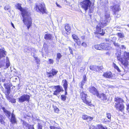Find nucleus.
Masks as SVG:
<instances>
[{
	"label": "nucleus",
	"instance_id": "79ce46f5",
	"mask_svg": "<svg viewBox=\"0 0 129 129\" xmlns=\"http://www.w3.org/2000/svg\"><path fill=\"white\" fill-rule=\"evenodd\" d=\"M85 81H82L79 84V86L81 88H83V86L84 85V84L85 83Z\"/></svg>",
	"mask_w": 129,
	"mask_h": 129
},
{
	"label": "nucleus",
	"instance_id": "de8ad7c7",
	"mask_svg": "<svg viewBox=\"0 0 129 129\" xmlns=\"http://www.w3.org/2000/svg\"><path fill=\"white\" fill-rule=\"evenodd\" d=\"M49 63L50 64H53V60L52 59H49Z\"/></svg>",
	"mask_w": 129,
	"mask_h": 129
},
{
	"label": "nucleus",
	"instance_id": "412c9836",
	"mask_svg": "<svg viewBox=\"0 0 129 129\" xmlns=\"http://www.w3.org/2000/svg\"><path fill=\"white\" fill-rule=\"evenodd\" d=\"M94 129H107V128L101 124H98L97 125V127Z\"/></svg>",
	"mask_w": 129,
	"mask_h": 129
},
{
	"label": "nucleus",
	"instance_id": "a878e982",
	"mask_svg": "<svg viewBox=\"0 0 129 129\" xmlns=\"http://www.w3.org/2000/svg\"><path fill=\"white\" fill-rule=\"evenodd\" d=\"M94 48L98 50H102V43L100 45H95L94 46Z\"/></svg>",
	"mask_w": 129,
	"mask_h": 129
},
{
	"label": "nucleus",
	"instance_id": "e2e57ef3",
	"mask_svg": "<svg viewBox=\"0 0 129 129\" xmlns=\"http://www.w3.org/2000/svg\"><path fill=\"white\" fill-rule=\"evenodd\" d=\"M36 118H37L36 119V121H38L40 120L39 119L37 118V117H36Z\"/></svg>",
	"mask_w": 129,
	"mask_h": 129
},
{
	"label": "nucleus",
	"instance_id": "e433bc0d",
	"mask_svg": "<svg viewBox=\"0 0 129 129\" xmlns=\"http://www.w3.org/2000/svg\"><path fill=\"white\" fill-rule=\"evenodd\" d=\"M16 100L14 98H11L10 101H9V102H11L12 103H15L16 102Z\"/></svg>",
	"mask_w": 129,
	"mask_h": 129
},
{
	"label": "nucleus",
	"instance_id": "4468645a",
	"mask_svg": "<svg viewBox=\"0 0 129 129\" xmlns=\"http://www.w3.org/2000/svg\"><path fill=\"white\" fill-rule=\"evenodd\" d=\"M96 96L99 99L102 100H106L107 99L106 95L103 93L99 94V93Z\"/></svg>",
	"mask_w": 129,
	"mask_h": 129
},
{
	"label": "nucleus",
	"instance_id": "dca6fc26",
	"mask_svg": "<svg viewBox=\"0 0 129 129\" xmlns=\"http://www.w3.org/2000/svg\"><path fill=\"white\" fill-rule=\"evenodd\" d=\"M21 121L22 122V125L23 126H25L27 127L28 129L31 128V127H32V125L26 122L24 120H21Z\"/></svg>",
	"mask_w": 129,
	"mask_h": 129
},
{
	"label": "nucleus",
	"instance_id": "13d9d810",
	"mask_svg": "<svg viewBox=\"0 0 129 129\" xmlns=\"http://www.w3.org/2000/svg\"><path fill=\"white\" fill-rule=\"evenodd\" d=\"M81 38L82 39L84 40L85 39V36H82L81 37Z\"/></svg>",
	"mask_w": 129,
	"mask_h": 129
},
{
	"label": "nucleus",
	"instance_id": "f03ea898",
	"mask_svg": "<svg viewBox=\"0 0 129 129\" xmlns=\"http://www.w3.org/2000/svg\"><path fill=\"white\" fill-rule=\"evenodd\" d=\"M111 18L109 14L106 13L105 15V18L104 19L101 18L100 22L99 24L96 26V31L95 34L97 35L103 36L105 33V30L101 29V28L106 26L107 23L109 22Z\"/></svg>",
	"mask_w": 129,
	"mask_h": 129
},
{
	"label": "nucleus",
	"instance_id": "3c124183",
	"mask_svg": "<svg viewBox=\"0 0 129 129\" xmlns=\"http://www.w3.org/2000/svg\"><path fill=\"white\" fill-rule=\"evenodd\" d=\"M69 51L70 52L71 54H73V51L71 49V47H69Z\"/></svg>",
	"mask_w": 129,
	"mask_h": 129
},
{
	"label": "nucleus",
	"instance_id": "6e6d98bb",
	"mask_svg": "<svg viewBox=\"0 0 129 129\" xmlns=\"http://www.w3.org/2000/svg\"><path fill=\"white\" fill-rule=\"evenodd\" d=\"M65 90V95L67 94V89H64Z\"/></svg>",
	"mask_w": 129,
	"mask_h": 129
},
{
	"label": "nucleus",
	"instance_id": "774afa93",
	"mask_svg": "<svg viewBox=\"0 0 129 129\" xmlns=\"http://www.w3.org/2000/svg\"><path fill=\"white\" fill-rule=\"evenodd\" d=\"M127 26L129 27V24L127 25Z\"/></svg>",
	"mask_w": 129,
	"mask_h": 129
},
{
	"label": "nucleus",
	"instance_id": "f3484780",
	"mask_svg": "<svg viewBox=\"0 0 129 129\" xmlns=\"http://www.w3.org/2000/svg\"><path fill=\"white\" fill-rule=\"evenodd\" d=\"M58 71H56L55 69H52L51 73H49L48 75V76L49 77H51L52 76H53L57 73Z\"/></svg>",
	"mask_w": 129,
	"mask_h": 129
},
{
	"label": "nucleus",
	"instance_id": "f8f14e48",
	"mask_svg": "<svg viewBox=\"0 0 129 129\" xmlns=\"http://www.w3.org/2000/svg\"><path fill=\"white\" fill-rule=\"evenodd\" d=\"M89 92L93 95L96 96L99 93L97 89L94 86H90L88 88Z\"/></svg>",
	"mask_w": 129,
	"mask_h": 129
},
{
	"label": "nucleus",
	"instance_id": "9d476101",
	"mask_svg": "<svg viewBox=\"0 0 129 129\" xmlns=\"http://www.w3.org/2000/svg\"><path fill=\"white\" fill-rule=\"evenodd\" d=\"M30 99V96L27 94H24L18 98V101L20 103H22L25 101L29 102Z\"/></svg>",
	"mask_w": 129,
	"mask_h": 129
},
{
	"label": "nucleus",
	"instance_id": "b1692460",
	"mask_svg": "<svg viewBox=\"0 0 129 129\" xmlns=\"http://www.w3.org/2000/svg\"><path fill=\"white\" fill-rule=\"evenodd\" d=\"M64 28L67 32L70 33L71 28L69 24H66L65 25Z\"/></svg>",
	"mask_w": 129,
	"mask_h": 129
},
{
	"label": "nucleus",
	"instance_id": "052dcab7",
	"mask_svg": "<svg viewBox=\"0 0 129 129\" xmlns=\"http://www.w3.org/2000/svg\"><path fill=\"white\" fill-rule=\"evenodd\" d=\"M11 25L12 26V27H13V28H15V26H14V25L12 23V22H11Z\"/></svg>",
	"mask_w": 129,
	"mask_h": 129
},
{
	"label": "nucleus",
	"instance_id": "0eeeda50",
	"mask_svg": "<svg viewBox=\"0 0 129 129\" xmlns=\"http://www.w3.org/2000/svg\"><path fill=\"white\" fill-rule=\"evenodd\" d=\"M92 2L90 0H84L80 3L81 8L85 11L90 8L92 4Z\"/></svg>",
	"mask_w": 129,
	"mask_h": 129
},
{
	"label": "nucleus",
	"instance_id": "37998d69",
	"mask_svg": "<svg viewBox=\"0 0 129 129\" xmlns=\"http://www.w3.org/2000/svg\"><path fill=\"white\" fill-rule=\"evenodd\" d=\"M97 67L96 71L101 70L103 68V67L102 66H100L99 67L97 66Z\"/></svg>",
	"mask_w": 129,
	"mask_h": 129
},
{
	"label": "nucleus",
	"instance_id": "c756f323",
	"mask_svg": "<svg viewBox=\"0 0 129 129\" xmlns=\"http://www.w3.org/2000/svg\"><path fill=\"white\" fill-rule=\"evenodd\" d=\"M68 83L67 81H64L63 83V86L64 89H67L68 87Z\"/></svg>",
	"mask_w": 129,
	"mask_h": 129
},
{
	"label": "nucleus",
	"instance_id": "4be33fe9",
	"mask_svg": "<svg viewBox=\"0 0 129 129\" xmlns=\"http://www.w3.org/2000/svg\"><path fill=\"white\" fill-rule=\"evenodd\" d=\"M102 50H108V45L107 43H102Z\"/></svg>",
	"mask_w": 129,
	"mask_h": 129
},
{
	"label": "nucleus",
	"instance_id": "c9c22d12",
	"mask_svg": "<svg viewBox=\"0 0 129 129\" xmlns=\"http://www.w3.org/2000/svg\"><path fill=\"white\" fill-rule=\"evenodd\" d=\"M74 41L77 43V45L78 46H79L81 44V42L79 38L77 39V40H75Z\"/></svg>",
	"mask_w": 129,
	"mask_h": 129
},
{
	"label": "nucleus",
	"instance_id": "f704fd0d",
	"mask_svg": "<svg viewBox=\"0 0 129 129\" xmlns=\"http://www.w3.org/2000/svg\"><path fill=\"white\" fill-rule=\"evenodd\" d=\"M4 9L5 10H8L9 12L10 11V7L8 5L6 6L4 8Z\"/></svg>",
	"mask_w": 129,
	"mask_h": 129
},
{
	"label": "nucleus",
	"instance_id": "bb28decb",
	"mask_svg": "<svg viewBox=\"0 0 129 129\" xmlns=\"http://www.w3.org/2000/svg\"><path fill=\"white\" fill-rule=\"evenodd\" d=\"M10 63L9 59L7 57L6 59V68H8L10 66Z\"/></svg>",
	"mask_w": 129,
	"mask_h": 129
},
{
	"label": "nucleus",
	"instance_id": "a18cd8bd",
	"mask_svg": "<svg viewBox=\"0 0 129 129\" xmlns=\"http://www.w3.org/2000/svg\"><path fill=\"white\" fill-rule=\"evenodd\" d=\"M5 64V63L3 62L0 61V68L3 67Z\"/></svg>",
	"mask_w": 129,
	"mask_h": 129
},
{
	"label": "nucleus",
	"instance_id": "473e14b6",
	"mask_svg": "<svg viewBox=\"0 0 129 129\" xmlns=\"http://www.w3.org/2000/svg\"><path fill=\"white\" fill-rule=\"evenodd\" d=\"M117 35L120 38H122L124 37V36L123 33H118Z\"/></svg>",
	"mask_w": 129,
	"mask_h": 129
},
{
	"label": "nucleus",
	"instance_id": "864d4df0",
	"mask_svg": "<svg viewBox=\"0 0 129 129\" xmlns=\"http://www.w3.org/2000/svg\"><path fill=\"white\" fill-rule=\"evenodd\" d=\"M104 10L105 12H107V11L108 9L107 7H104Z\"/></svg>",
	"mask_w": 129,
	"mask_h": 129
},
{
	"label": "nucleus",
	"instance_id": "aec40b11",
	"mask_svg": "<svg viewBox=\"0 0 129 129\" xmlns=\"http://www.w3.org/2000/svg\"><path fill=\"white\" fill-rule=\"evenodd\" d=\"M52 38V35L50 34H46L44 36V38L46 40H51Z\"/></svg>",
	"mask_w": 129,
	"mask_h": 129
},
{
	"label": "nucleus",
	"instance_id": "393cba45",
	"mask_svg": "<svg viewBox=\"0 0 129 129\" xmlns=\"http://www.w3.org/2000/svg\"><path fill=\"white\" fill-rule=\"evenodd\" d=\"M96 66L93 65H91L89 67L90 69L94 72L96 71Z\"/></svg>",
	"mask_w": 129,
	"mask_h": 129
},
{
	"label": "nucleus",
	"instance_id": "8fccbe9b",
	"mask_svg": "<svg viewBox=\"0 0 129 129\" xmlns=\"http://www.w3.org/2000/svg\"><path fill=\"white\" fill-rule=\"evenodd\" d=\"M127 107L126 108V110L127 111H129V103L126 104Z\"/></svg>",
	"mask_w": 129,
	"mask_h": 129
},
{
	"label": "nucleus",
	"instance_id": "c85d7f7f",
	"mask_svg": "<svg viewBox=\"0 0 129 129\" xmlns=\"http://www.w3.org/2000/svg\"><path fill=\"white\" fill-rule=\"evenodd\" d=\"M34 58L35 59L36 63L37 64H39L40 63V60L37 57H35L34 56Z\"/></svg>",
	"mask_w": 129,
	"mask_h": 129
},
{
	"label": "nucleus",
	"instance_id": "6e6552de",
	"mask_svg": "<svg viewBox=\"0 0 129 129\" xmlns=\"http://www.w3.org/2000/svg\"><path fill=\"white\" fill-rule=\"evenodd\" d=\"M4 86L6 89V93L5 94L7 100L9 101L12 98L10 96L9 94L11 91L10 88L12 85L10 83H5L4 84Z\"/></svg>",
	"mask_w": 129,
	"mask_h": 129
},
{
	"label": "nucleus",
	"instance_id": "338daca9",
	"mask_svg": "<svg viewBox=\"0 0 129 129\" xmlns=\"http://www.w3.org/2000/svg\"><path fill=\"white\" fill-rule=\"evenodd\" d=\"M57 129H62L60 127H57Z\"/></svg>",
	"mask_w": 129,
	"mask_h": 129
},
{
	"label": "nucleus",
	"instance_id": "a211bd4d",
	"mask_svg": "<svg viewBox=\"0 0 129 129\" xmlns=\"http://www.w3.org/2000/svg\"><path fill=\"white\" fill-rule=\"evenodd\" d=\"M5 118L3 115L0 114V123L1 124L5 125L6 123L4 120Z\"/></svg>",
	"mask_w": 129,
	"mask_h": 129
},
{
	"label": "nucleus",
	"instance_id": "72a5a7b5",
	"mask_svg": "<svg viewBox=\"0 0 129 129\" xmlns=\"http://www.w3.org/2000/svg\"><path fill=\"white\" fill-rule=\"evenodd\" d=\"M72 37L74 40V41L77 40V39L79 38L75 34L73 35L72 36Z\"/></svg>",
	"mask_w": 129,
	"mask_h": 129
},
{
	"label": "nucleus",
	"instance_id": "2eb2a0df",
	"mask_svg": "<svg viewBox=\"0 0 129 129\" xmlns=\"http://www.w3.org/2000/svg\"><path fill=\"white\" fill-rule=\"evenodd\" d=\"M103 76L104 77L107 78H111L113 76L112 73L110 72L104 73Z\"/></svg>",
	"mask_w": 129,
	"mask_h": 129
},
{
	"label": "nucleus",
	"instance_id": "680f3d73",
	"mask_svg": "<svg viewBox=\"0 0 129 129\" xmlns=\"http://www.w3.org/2000/svg\"><path fill=\"white\" fill-rule=\"evenodd\" d=\"M93 5H94V4H93ZM94 5H93L92 4L91 5V8H93V9L94 8Z\"/></svg>",
	"mask_w": 129,
	"mask_h": 129
},
{
	"label": "nucleus",
	"instance_id": "ea45409f",
	"mask_svg": "<svg viewBox=\"0 0 129 129\" xmlns=\"http://www.w3.org/2000/svg\"><path fill=\"white\" fill-rule=\"evenodd\" d=\"M61 99L62 100L65 101L66 99V96L64 95H61Z\"/></svg>",
	"mask_w": 129,
	"mask_h": 129
},
{
	"label": "nucleus",
	"instance_id": "603ef678",
	"mask_svg": "<svg viewBox=\"0 0 129 129\" xmlns=\"http://www.w3.org/2000/svg\"><path fill=\"white\" fill-rule=\"evenodd\" d=\"M59 111V110L58 108H56L55 109V112L56 113H58Z\"/></svg>",
	"mask_w": 129,
	"mask_h": 129
},
{
	"label": "nucleus",
	"instance_id": "69168bd1",
	"mask_svg": "<svg viewBox=\"0 0 129 129\" xmlns=\"http://www.w3.org/2000/svg\"><path fill=\"white\" fill-rule=\"evenodd\" d=\"M17 78H18V79H19L18 77H16V78H15V79L16 80H17Z\"/></svg>",
	"mask_w": 129,
	"mask_h": 129
},
{
	"label": "nucleus",
	"instance_id": "0e129e2a",
	"mask_svg": "<svg viewBox=\"0 0 129 129\" xmlns=\"http://www.w3.org/2000/svg\"><path fill=\"white\" fill-rule=\"evenodd\" d=\"M35 129L34 128V126L33 125H32V127H31V128L30 129Z\"/></svg>",
	"mask_w": 129,
	"mask_h": 129
},
{
	"label": "nucleus",
	"instance_id": "7ed1b4c3",
	"mask_svg": "<svg viewBox=\"0 0 129 129\" xmlns=\"http://www.w3.org/2000/svg\"><path fill=\"white\" fill-rule=\"evenodd\" d=\"M116 56L117 59L120 61L124 67V70L128 69V62L127 61L129 60V52H124L121 55V53L119 52L118 54H116Z\"/></svg>",
	"mask_w": 129,
	"mask_h": 129
},
{
	"label": "nucleus",
	"instance_id": "20e7f679",
	"mask_svg": "<svg viewBox=\"0 0 129 129\" xmlns=\"http://www.w3.org/2000/svg\"><path fill=\"white\" fill-rule=\"evenodd\" d=\"M1 108L3 110L6 116L10 119V121L12 124H17V121L15 115L13 113L11 112L6 110L4 107L1 106Z\"/></svg>",
	"mask_w": 129,
	"mask_h": 129
},
{
	"label": "nucleus",
	"instance_id": "2f4dec72",
	"mask_svg": "<svg viewBox=\"0 0 129 129\" xmlns=\"http://www.w3.org/2000/svg\"><path fill=\"white\" fill-rule=\"evenodd\" d=\"M83 58L82 56L81 55L79 56L77 58V59L78 60V62H81Z\"/></svg>",
	"mask_w": 129,
	"mask_h": 129
},
{
	"label": "nucleus",
	"instance_id": "39448f33",
	"mask_svg": "<svg viewBox=\"0 0 129 129\" xmlns=\"http://www.w3.org/2000/svg\"><path fill=\"white\" fill-rule=\"evenodd\" d=\"M114 107L116 109L121 112L123 111L124 108V101L121 98L117 97L114 98Z\"/></svg>",
	"mask_w": 129,
	"mask_h": 129
},
{
	"label": "nucleus",
	"instance_id": "9b49d317",
	"mask_svg": "<svg viewBox=\"0 0 129 129\" xmlns=\"http://www.w3.org/2000/svg\"><path fill=\"white\" fill-rule=\"evenodd\" d=\"M54 87L56 89V90L54 91L53 94L54 95L57 96L61 91H63L62 87L60 85L55 86Z\"/></svg>",
	"mask_w": 129,
	"mask_h": 129
},
{
	"label": "nucleus",
	"instance_id": "cd10ccee",
	"mask_svg": "<svg viewBox=\"0 0 129 129\" xmlns=\"http://www.w3.org/2000/svg\"><path fill=\"white\" fill-rule=\"evenodd\" d=\"M113 65L114 68L118 72H121V71L118 67L116 65L115 63H113Z\"/></svg>",
	"mask_w": 129,
	"mask_h": 129
},
{
	"label": "nucleus",
	"instance_id": "4c0bfd02",
	"mask_svg": "<svg viewBox=\"0 0 129 129\" xmlns=\"http://www.w3.org/2000/svg\"><path fill=\"white\" fill-rule=\"evenodd\" d=\"M88 117V116L86 115H83L82 117V118L84 120H87V117Z\"/></svg>",
	"mask_w": 129,
	"mask_h": 129
},
{
	"label": "nucleus",
	"instance_id": "6ab92c4d",
	"mask_svg": "<svg viewBox=\"0 0 129 129\" xmlns=\"http://www.w3.org/2000/svg\"><path fill=\"white\" fill-rule=\"evenodd\" d=\"M6 51L3 49H0V59L2 58L5 57Z\"/></svg>",
	"mask_w": 129,
	"mask_h": 129
},
{
	"label": "nucleus",
	"instance_id": "7c9ffc66",
	"mask_svg": "<svg viewBox=\"0 0 129 129\" xmlns=\"http://www.w3.org/2000/svg\"><path fill=\"white\" fill-rule=\"evenodd\" d=\"M56 56L57 57V58L56 59V60H59L62 57V55L60 53H57Z\"/></svg>",
	"mask_w": 129,
	"mask_h": 129
},
{
	"label": "nucleus",
	"instance_id": "5fc2aeb1",
	"mask_svg": "<svg viewBox=\"0 0 129 129\" xmlns=\"http://www.w3.org/2000/svg\"><path fill=\"white\" fill-rule=\"evenodd\" d=\"M56 5H57V6L59 7V8H61V6L59 5L57 3H56Z\"/></svg>",
	"mask_w": 129,
	"mask_h": 129
},
{
	"label": "nucleus",
	"instance_id": "49530a36",
	"mask_svg": "<svg viewBox=\"0 0 129 129\" xmlns=\"http://www.w3.org/2000/svg\"><path fill=\"white\" fill-rule=\"evenodd\" d=\"M57 127H55L54 126H51L50 127V129H57Z\"/></svg>",
	"mask_w": 129,
	"mask_h": 129
},
{
	"label": "nucleus",
	"instance_id": "58836bf2",
	"mask_svg": "<svg viewBox=\"0 0 129 129\" xmlns=\"http://www.w3.org/2000/svg\"><path fill=\"white\" fill-rule=\"evenodd\" d=\"M93 118V117H91L89 116H88V117H87V120L88 121H91L92 120Z\"/></svg>",
	"mask_w": 129,
	"mask_h": 129
},
{
	"label": "nucleus",
	"instance_id": "4d7b16f0",
	"mask_svg": "<svg viewBox=\"0 0 129 129\" xmlns=\"http://www.w3.org/2000/svg\"><path fill=\"white\" fill-rule=\"evenodd\" d=\"M84 81H86V76H84L83 77Z\"/></svg>",
	"mask_w": 129,
	"mask_h": 129
},
{
	"label": "nucleus",
	"instance_id": "09e8293b",
	"mask_svg": "<svg viewBox=\"0 0 129 129\" xmlns=\"http://www.w3.org/2000/svg\"><path fill=\"white\" fill-rule=\"evenodd\" d=\"M82 46H83L84 47H86L87 46V45L84 42H83L82 43Z\"/></svg>",
	"mask_w": 129,
	"mask_h": 129
},
{
	"label": "nucleus",
	"instance_id": "1a4fd4ad",
	"mask_svg": "<svg viewBox=\"0 0 129 129\" xmlns=\"http://www.w3.org/2000/svg\"><path fill=\"white\" fill-rule=\"evenodd\" d=\"M81 98L83 102L88 106H91V100L89 99V96L85 93L84 92H82L81 94Z\"/></svg>",
	"mask_w": 129,
	"mask_h": 129
},
{
	"label": "nucleus",
	"instance_id": "423d86ee",
	"mask_svg": "<svg viewBox=\"0 0 129 129\" xmlns=\"http://www.w3.org/2000/svg\"><path fill=\"white\" fill-rule=\"evenodd\" d=\"M35 9L38 12H41L42 14L46 13V9L45 4L43 2L36 4Z\"/></svg>",
	"mask_w": 129,
	"mask_h": 129
},
{
	"label": "nucleus",
	"instance_id": "bf43d9fd",
	"mask_svg": "<svg viewBox=\"0 0 129 129\" xmlns=\"http://www.w3.org/2000/svg\"><path fill=\"white\" fill-rule=\"evenodd\" d=\"M121 47H122V49H125V46L123 45H122Z\"/></svg>",
	"mask_w": 129,
	"mask_h": 129
},
{
	"label": "nucleus",
	"instance_id": "ddd939ff",
	"mask_svg": "<svg viewBox=\"0 0 129 129\" xmlns=\"http://www.w3.org/2000/svg\"><path fill=\"white\" fill-rule=\"evenodd\" d=\"M111 9L112 10L114 14H116V12L119 10V5L118 4L115 5L114 6H111L110 7Z\"/></svg>",
	"mask_w": 129,
	"mask_h": 129
},
{
	"label": "nucleus",
	"instance_id": "f257e3e1",
	"mask_svg": "<svg viewBox=\"0 0 129 129\" xmlns=\"http://www.w3.org/2000/svg\"><path fill=\"white\" fill-rule=\"evenodd\" d=\"M15 7L17 9L21 12V15L23 18V21L29 29L32 24L30 14L27 9L22 8L20 4H17L16 5Z\"/></svg>",
	"mask_w": 129,
	"mask_h": 129
},
{
	"label": "nucleus",
	"instance_id": "a19ab883",
	"mask_svg": "<svg viewBox=\"0 0 129 129\" xmlns=\"http://www.w3.org/2000/svg\"><path fill=\"white\" fill-rule=\"evenodd\" d=\"M107 115V118L110 120L111 119V114L110 113H106Z\"/></svg>",
	"mask_w": 129,
	"mask_h": 129
},
{
	"label": "nucleus",
	"instance_id": "5701e85b",
	"mask_svg": "<svg viewBox=\"0 0 129 129\" xmlns=\"http://www.w3.org/2000/svg\"><path fill=\"white\" fill-rule=\"evenodd\" d=\"M116 37H114L112 39V41L113 42V44L114 46L118 48L119 47L120 45L118 43H116L115 41H114V40H116Z\"/></svg>",
	"mask_w": 129,
	"mask_h": 129
},
{
	"label": "nucleus",
	"instance_id": "c03bdc74",
	"mask_svg": "<svg viewBox=\"0 0 129 129\" xmlns=\"http://www.w3.org/2000/svg\"><path fill=\"white\" fill-rule=\"evenodd\" d=\"M38 129H42V125L40 123H38L37 125Z\"/></svg>",
	"mask_w": 129,
	"mask_h": 129
}]
</instances>
